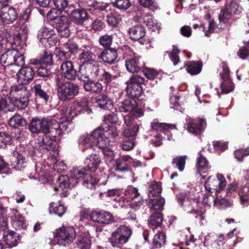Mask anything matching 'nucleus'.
I'll list each match as a JSON object with an SVG mask.
<instances>
[{"instance_id": "nucleus-4", "label": "nucleus", "mask_w": 249, "mask_h": 249, "mask_svg": "<svg viewBox=\"0 0 249 249\" xmlns=\"http://www.w3.org/2000/svg\"><path fill=\"white\" fill-rule=\"evenodd\" d=\"M135 19L138 23L129 29L128 34L130 39L139 40L142 39L145 35V26L152 29L154 27L153 20L148 17H136Z\"/></svg>"}, {"instance_id": "nucleus-28", "label": "nucleus", "mask_w": 249, "mask_h": 249, "mask_svg": "<svg viewBox=\"0 0 249 249\" xmlns=\"http://www.w3.org/2000/svg\"><path fill=\"white\" fill-rule=\"evenodd\" d=\"M118 50L115 48L104 49L99 57L106 64L112 65L118 62Z\"/></svg>"}, {"instance_id": "nucleus-19", "label": "nucleus", "mask_w": 249, "mask_h": 249, "mask_svg": "<svg viewBox=\"0 0 249 249\" xmlns=\"http://www.w3.org/2000/svg\"><path fill=\"white\" fill-rule=\"evenodd\" d=\"M70 21L77 25H83L88 19V14L83 8L75 9L74 7L67 11Z\"/></svg>"}, {"instance_id": "nucleus-23", "label": "nucleus", "mask_w": 249, "mask_h": 249, "mask_svg": "<svg viewBox=\"0 0 249 249\" xmlns=\"http://www.w3.org/2000/svg\"><path fill=\"white\" fill-rule=\"evenodd\" d=\"M92 221L101 224L109 225L114 222L112 214L106 211H93L91 215Z\"/></svg>"}, {"instance_id": "nucleus-2", "label": "nucleus", "mask_w": 249, "mask_h": 249, "mask_svg": "<svg viewBox=\"0 0 249 249\" xmlns=\"http://www.w3.org/2000/svg\"><path fill=\"white\" fill-rule=\"evenodd\" d=\"M54 83L58 98L62 102H69L79 93V87L77 84L71 81H65L59 74H55Z\"/></svg>"}, {"instance_id": "nucleus-54", "label": "nucleus", "mask_w": 249, "mask_h": 249, "mask_svg": "<svg viewBox=\"0 0 249 249\" xmlns=\"http://www.w3.org/2000/svg\"><path fill=\"white\" fill-rule=\"evenodd\" d=\"M106 18V21L108 25L112 27H117L121 19L120 15L115 12L108 14Z\"/></svg>"}, {"instance_id": "nucleus-64", "label": "nucleus", "mask_w": 249, "mask_h": 249, "mask_svg": "<svg viewBox=\"0 0 249 249\" xmlns=\"http://www.w3.org/2000/svg\"><path fill=\"white\" fill-rule=\"evenodd\" d=\"M223 28L217 27L215 21L213 19L209 21L208 29L207 32H205V36L207 37H210L211 35L214 32L219 33L222 31Z\"/></svg>"}, {"instance_id": "nucleus-59", "label": "nucleus", "mask_w": 249, "mask_h": 249, "mask_svg": "<svg viewBox=\"0 0 249 249\" xmlns=\"http://www.w3.org/2000/svg\"><path fill=\"white\" fill-rule=\"evenodd\" d=\"M113 7L121 10H126L130 6V0H111Z\"/></svg>"}, {"instance_id": "nucleus-8", "label": "nucleus", "mask_w": 249, "mask_h": 249, "mask_svg": "<svg viewBox=\"0 0 249 249\" xmlns=\"http://www.w3.org/2000/svg\"><path fill=\"white\" fill-rule=\"evenodd\" d=\"M89 100L86 97L77 98L72 103L68 113L66 121L71 123V120L76 116L87 112L89 114L91 112L89 106Z\"/></svg>"}, {"instance_id": "nucleus-25", "label": "nucleus", "mask_w": 249, "mask_h": 249, "mask_svg": "<svg viewBox=\"0 0 249 249\" xmlns=\"http://www.w3.org/2000/svg\"><path fill=\"white\" fill-rule=\"evenodd\" d=\"M206 126V122L203 119L190 120L187 122V130L195 135H200L204 131Z\"/></svg>"}, {"instance_id": "nucleus-42", "label": "nucleus", "mask_w": 249, "mask_h": 249, "mask_svg": "<svg viewBox=\"0 0 249 249\" xmlns=\"http://www.w3.org/2000/svg\"><path fill=\"white\" fill-rule=\"evenodd\" d=\"M166 243V235L163 232H159L153 238L151 249H160Z\"/></svg>"}, {"instance_id": "nucleus-46", "label": "nucleus", "mask_w": 249, "mask_h": 249, "mask_svg": "<svg viewBox=\"0 0 249 249\" xmlns=\"http://www.w3.org/2000/svg\"><path fill=\"white\" fill-rule=\"evenodd\" d=\"M11 101L12 106L16 107L18 110H23L26 108L30 101V97H13Z\"/></svg>"}, {"instance_id": "nucleus-30", "label": "nucleus", "mask_w": 249, "mask_h": 249, "mask_svg": "<svg viewBox=\"0 0 249 249\" xmlns=\"http://www.w3.org/2000/svg\"><path fill=\"white\" fill-rule=\"evenodd\" d=\"M100 163L101 158L99 155L91 154L85 159L83 167L88 173H94Z\"/></svg>"}, {"instance_id": "nucleus-51", "label": "nucleus", "mask_w": 249, "mask_h": 249, "mask_svg": "<svg viewBox=\"0 0 249 249\" xmlns=\"http://www.w3.org/2000/svg\"><path fill=\"white\" fill-rule=\"evenodd\" d=\"M53 4L58 11H64L67 13V11L73 8V4L70 3L68 0H53Z\"/></svg>"}, {"instance_id": "nucleus-48", "label": "nucleus", "mask_w": 249, "mask_h": 249, "mask_svg": "<svg viewBox=\"0 0 249 249\" xmlns=\"http://www.w3.org/2000/svg\"><path fill=\"white\" fill-rule=\"evenodd\" d=\"M11 223L13 227L17 230L24 229L26 227L24 217L20 214L12 216Z\"/></svg>"}, {"instance_id": "nucleus-52", "label": "nucleus", "mask_w": 249, "mask_h": 249, "mask_svg": "<svg viewBox=\"0 0 249 249\" xmlns=\"http://www.w3.org/2000/svg\"><path fill=\"white\" fill-rule=\"evenodd\" d=\"M130 157L128 156L121 157L116 161V169L120 171H127Z\"/></svg>"}, {"instance_id": "nucleus-49", "label": "nucleus", "mask_w": 249, "mask_h": 249, "mask_svg": "<svg viewBox=\"0 0 249 249\" xmlns=\"http://www.w3.org/2000/svg\"><path fill=\"white\" fill-rule=\"evenodd\" d=\"M66 207L59 203L51 202L49 205V212L50 213H53L59 217H62L66 213Z\"/></svg>"}, {"instance_id": "nucleus-63", "label": "nucleus", "mask_w": 249, "mask_h": 249, "mask_svg": "<svg viewBox=\"0 0 249 249\" xmlns=\"http://www.w3.org/2000/svg\"><path fill=\"white\" fill-rule=\"evenodd\" d=\"M81 183L86 187L92 189L95 188L97 184V181L95 178H93L91 175H89V173H88Z\"/></svg>"}, {"instance_id": "nucleus-22", "label": "nucleus", "mask_w": 249, "mask_h": 249, "mask_svg": "<svg viewBox=\"0 0 249 249\" xmlns=\"http://www.w3.org/2000/svg\"><path fill=\"white\" fill-rule=\"evenodd\" d=\"M76 180L72 179L67 175L60 176L57 179L54 189L56 191H62L65 196L69 189L75 186Z\"/></svg>"}, {"instance_id": "nucleus-50", "label": "nucleus", "mask_w": 249, "mask_h": 249, "mask_svg": "<svg viewBox=\"0 0 249 249\" xmlns=\"http://www.w3.org/2000/svg\"><path fill=\"white\" fill-rule=\"evenodd\" d=\"M14 107L11 104L10 98L0 94V113L13 111Z\"/></svg>"}, {"instance_id": "nucleus-26", "label": "nucleus", "mask_w": 249, "mask_h": 249, "mask_svg": "<svg viewBox=\"0 0 249 249\" xmlns=\"http://www.w3.org/2000/svg\"><path fill=\"white\" fill-rule=\"evenodd\" d=\"M61 75L62 78H65L70 81H74L77 76V71L74 68L72 62L71 61L67 60L62 63L60 66Z\"/></svg>"}, {"instance_id": "nucleus-3", "label": "nucleus", "mask_w": 249, "mask_h": 249, "mask_svg": "<svg viewBox=\"0 0 249 249\" xmlns=\"http://www.w3.org/2000/svg\"><path fill=\"white\" fill-rule=\"evenodd\" d=\"M12 47V49L1 54L0 61L6 67L13 65L18 67L23 66L25 64L24 48L13 45Z\"/></svg>"}, {"instance_id": "nucleus-62", "label": "nucleus", "mask_w": 249, "mask_h": 249, "mask_svg": "<svg viewBox=\"0 0 249 249\" xmlns=\"http://www.w3.org/2000/svg\"><path fill=\"white\" fill-rule=\"evenodd\" d=\"M144 76L148 79L154 80L156 78L159 74V71L153 68H150L144 67L142 71Z\"/></svg>"}, {"instance_id": "nucleus-34", "label": "nucleus", "mask_w": 249, "mask_h": 249, "mask_svg": "<svg viewBox=\"0 0 249 249\" xmlns=\"http://www.w3.org/2000/svg\"><path fill=\"white\" fill-rule=\"evenodd\" d=\"M11 165L17 170L24 169L27 163L25 157L17 151L13 152V157L11 159Z\"/></svg>"}, {"instance_id": "nucleus-11", "label": "nucleus", "mask_w": 249, "mask_h": 249, "mask_svg": "<svg viewBox=\"0 0 249 249\" xmlns=\"http://www.w3.org/2000/svg\"><path fill=\"white\" fill-rule=\"evenodd\" d=\"M132 234L130 228L125 225H121L111 233L109 241L113 247L123 245L128 241Z\"/></svg>"}, {"instance_id": "nucleus-36", "label": "nucleus", "mask_w": 249, "mask_h": 249, "mask_svg": "<svg viewBox=\"0 0 249 249\" xmlns=\"http://www.w3.org/2000/svg\"><path fill=\"white\" fill-rule=\"evenodd\" d=\"M95 101L97 106L100 108L110 110L113 108L112 100L105 94H99L95 98Z\"/></svg>"}, {"instance_id": "nucleus-57", "label": "nucleus", "mask_w": 249, "mask_h": 249, "mask_svg": "<svg viewBox=\"0 0 249 249\" xmlns=\"http://www.w3.org/2000/svg\"><path fill=\"white\" fill-rule=\"evenodd\" d=\"M36 74L38 76L42 77L45 81L50 79L52 75L51 69H47L43 65H41L38 68L36 71Z\"/></svg>"}, {"instance_id": "nucleus-9", "label": "nucleus", "mask_w": 249, "mask_h": 249, "mask_svg": "<svg viewBox=\"0 0 249 249\" xmlns=\"http://www.w3.org/2000/svg\"><path fill=\"white\" fill-rule=\"evenodd\" d=\"M54 240L57 244L67 246L71 244L76 237V232L73 227H62L56 229L54 233Z\"/></svg>"}, {"instance_id": "nucleus-45", "label": "nucleus", "mask_w": 249, "mask_h": 249, "mask_svg": "<svg viewBox=\"0 0 249 249\" xmlns=\"http://www.w3.org/2000/svg\"><path fill=\"white\" fill-rule=\"evenodd\" d=\"M88 172L84 167L74 168L71 172L70 178L76 180L75 185L79 182L82 183Z\"/></svg>"}, {"instance_id": "nucleus-20", "label": "nucleus", "mask_w": 249, "mask_h": 249, "mask_svg": "<svg viewBox=\"0 0 249 249\" xmlns=\"http://www.w3.org/2000/svg\"><path fill=\"white\" fill-rule=\"evenodd\" d=\"M145 63L140 55H135L125 60V66L130 73H138L142 71L145 67Z\"/></svg>"}, {"instance_id": "nucleus-13", "label": "nucleus", "mask_w": 249, "mask_h": 249, "mask_svg": "<svg viewBox=\"0 0 249 249\" xmlns=\"http://www.w3.org/2000/svg\"><path fill=\"white\" fill-rule=\"evenodd\" d=\"M227 184L224 177L220 174H217L216 177H209L205 183V188L209 192H213L215 191L216 192H220Z\"/></svg>"}, {"instance_id": "nucleus-17", "label": "nucleus", "mask_w": 249, "mask_h": 249, "mask_svg": "<svg viewBox=\"0 0 249 249\" xmlns=\"http://www.w3.org/2000/svg\"><path fill=\"white\" fill-rule=\"evenodd\" d=\"M125 196L130 200L133 201L130 203V207L135 210L139 209L143 202V199L141 196L139 190L137 188L132 186H129L125 191Z\"/></svg>"}, {"instance_id": "nucleus-24", "label": "nucleus", "mask_w": 249, "mask_h": 249, "mask_svg": "<svg viewBox=\"0 0 249 249\" xmlns=\"http://www.w3.org/2000/svg\"><path fill=\"white\" fill-rule=\"evenodd\" d=\"M50 89L49 86L41 82L39 84L36 83L32 90L36 98L39 99L47 103L51 93Z\"/></svg>"}, {"instance_id": "nucleus-1", "label": "nucleus", "mask_w": 249, "mask_h": 249, "mask_svg": "<svg viewBox=\"0 0 249 249\" xmlns=\"http://www.w3.org/2000/svg\"><path fill=\"white\" fill-rule=\"evenodd\" d=\"M64 122L58 123L51 117H33L28 124V129L33 134L42 133L44 136H39L35 143L36 148L42 152L53 150L55 146L57 135L61 132V125Z\"/></svg>"}, {"instance_id": "nucleus-40", "label": "nucleus", "mask_w": 249, "mask_h": 249, "mask_svg": "<svg viewBox=\"0 0 249 249\" xmlns=\"http://www.w3.org/2000/svg\"><path fill=\"white\" fill-rule=\"evenodd\" d=\"M186 71L192 75H197L202 71L203 63L200 61H191L185 64Z\"/></svg>"}, {"instance_id": "nucleus-44", "label": "nucleus", "mask_w": 249, "mask_h": 249, "mask_svg": "<svg viewBox=\"0 0 249 249\" xmlns=\"http://www.w3.org/2000/svg\"><path fill=\"white\" fill-rule=\"evenodd\" d=\"M79 144L83 147L82 151L86 149H94V142L92 140L89 134H84L81 135L78 140Z\"/></svg>"}, {"instance_id": "nucleus-29", "label": "nucleus", "mask_w": 249, "mask_h": 249, "mask_svg": "<svg viewBox=\"0 0 249 249\" xmlns=\"http://www.w3.org/2000/svg\"><path fill=\"white\" fill-rule=\"evenodd\" d=\"M117 69V67L113 66L111 68L103 70L102 72L100 74L98 80L102 83V85L107 87L113 80L117 77V73L114 71Z\"/></svg>"}, {"instance_id": "nucleus-12", "label": "nucleus", "mask_w": 249, "mask_h": 249, "mask_svg": "<svg viewBox=\"0 0 249 249\" xmlns=\"http://www.w3.org/2000/svg\"><path fill=\"white\" fill-rule=\"evenodd\" d=\"M78 50L79 46L77 43L73 40L70 39L62 47L56 48L55 50V53L60 57L67 59L77 53Z\"/></svg>"}, {"instance_id": "nucleus-21", "label": "nucleus", "mask_w": 249, "mask_h": 249, "mask_svg": "<svg viewBox=\"0 0 249 249\" xmlns=\"http://www.w3.org/2000/svg\"><path fill=\"white\" fill-rule=\"evenodd\" d=\"M17 73L18 83L26 85L30 83L34 79L35 72L33 68L29 66H22Z\"/></svg>"}, {"instance_id": "nucleus-37", "label": "nucleus", "mask_w": 249, "mask_h": 249, "mask_svg": "<svg viewBox=\"0 0 249 249\" xmlns=\"http://www.w3.org/2000/svg\"><path fill=\"white\" fill-rule=\"evenodd\" d=\"M118 109L121 112H130L137 107L136 100L132 98H125L119 102Z\"/></svg>"}, {"instance_id": "nucleus-41", "label": "nucleus", "mask_w": 249, "mask_h": 249, "mask_svg": "<svg viewBox=\"0 0 249 249\" xmlns=\"http://www.w3.org/2000/svg\"><path fill=\"white\" fill-rule=\"evenodd\" d=\"M9 125L13 128L26 127L28 124L26 120L21 115L16 114L8 121Z\"/></svg>"}, {"instance_id": "nucleus-16", "label": "nucleus", "mask_w": 249, "mask_h": 249, "mask_svg": "<svg viewBox=\"0 0 249 249\" xmlns=\"http://www.w3.org/2000/svg\"><path fill=\"white\" fill-rule=\"evenodd\" d=\"M151 129L157 132L158 138H167V140H171L172 138V133L171 130L175 128V125L166 123L153 122L151 124Z\"/></svg>"}, {"instance_id": "nucleus-14", "label": "nucleus", "mask_w": 249, "mask_h": 249, "mask_svg": "<svg viewBox=\"0 0 249 249\" xmlns=\"http://www.w3.org/2000/svg\"><path fill=\"white\" fill-rule=\"evenodd\" d=\"M18 17L16 9L10 5L6 4L0 9V20L4 25L13 24Z\"/></svg>"}, {"instance_id": "nucleus-7", "label": "nucleus", "mask_w": 249, "mask_h": 249, "mask_svg": "<svg viewBox=\"0 0 249 249\" xmlns=\"http://www.w3.org/2000/svg\"><path fill=\"white\" fill-rule=\"evenodd\" d=\"M144 82V78L139 75H134L130 77L126 82L127 87L125 89L128 97L135 100L139 99L143 92L142 85Z\"/></svg>"}, {"instance_id": "nucleus-60", "label": "nucleus", "mask_w": 249, "mask_h": 249, "mask_svg": "<svg viewBox=\"0 0 249 249\" xmlns=\"http://www.w3.org/2000/svg\"><path fill=\"white\" fill-rule=\"evenodd\" d=\"M53 53L49 51H44L42 56L40 58L41 65L51 66L53 63Z\"/></svg>"}, {"instance_id": "nucleus-56", "label": "nucleus", "mask_w": 249, "mask_h": 249, "mask_svg": "<svg viewBox=\"0 0 249 249\" xmlns=\"http://www.w3.org/2000/svg\"><path fill=\"white\" fill-rule=\"evenodd\" d=\"M76 243L80 249H89L90 247L91 241L87 236L79 235Z\"/></svg>"}, {"instance_id": "nucleus-27", "label": "nucleus", "mask_w": 249, "mask_h": 249, "mask_svg": "<svg viewBox=\"0 0 249 249\" xmlns=\"http://www.w3.org/2000/svg\"><path fill=\"white\" fill-rule=\"evenodd\" d=\"M106 136H103V138L96 141L94 143V146L98 147L101 151L107 148L109 145V139H115L118 136V132L116 127L111 126L110 128L105 130Z\"/></svg>"}, {"instance_id": "nucleus-39", "label": "nucleus", "mask_w": 249, "mask_h": 249, "mask_svg": "<svg viewBox=\"0 0 249 249\" xmlns=\"http://www.w3.org/2000/svg\"><path fill=\"white\" fill-rule=\"evenodd\" d=\"M196 166L197 172L199 174L207 173L211 168V165L205 157L203 156L201 152L198 153Z\"/></svg>"}, {"instance_id": "nucleus-6", "label": "nucleus", "mask_w": 249, "mask_h": 249, "mask_svg": "<svg viewBox=\"0 0 249 249\" xmlns=\"http://www.w3.org/2000/svg\"><path fill=\"white\" fill-rule=\"evenodd\" d=\"M13 32L12 40L10 42L11 45L19 46L24 48L26 46L25 39L27 37L28 27L24 22L19 21L11 27Z\"/></svg>"}, {"instance_id": "nucleus-5", "label": "nucleus", "mask_w": 249, "mask_h": 249, "mask_svg": "<svg viewBox=\"0 0 249 249\" xmlns=\"http://www.w3.org/2000/svg\"><path fill=\"white\" fill-rule=\"evenodd\" d=\"M13 32L12 40L10 42L11 45L19 46L24 48L26 46L25 39L27 37L28 27L24 22L19 21L11 27Z\"/></svg>"}, {"instance_id": "nucleus-33", "label": "nucleus", "mask_w": 249, "mask_h": 249, "mask_svg": "<svg viewBox=\"0 0 249 249\" xmlns=\"http://www.w3.org/2000/svg\"><path fill=\"white\" fill-rule=\"evenodd\" d=\"M84 49L79 55L80 60H83V63H91L96 58L94 53L96 47L89 46H84Z\"/></svg>"}, {"instance_id": "nucleus-32", "label": "nucleus", "mask_w": 249, "mask_h": 249, "mask_svg": "<svg viewBox=\"0 0 249 249\" xmlns=\"http://www.w3.org/2000/svg\"><path fill=\"white\" fill-rule=\"evenodd\" d=\"M3 238L5 243L9 248L16 247L20 241L19 234L10 230L4 231Z\"/></svg>"}, {"instance_id": "nucleus-10", "label": "nucleus", "mask_w": 249, "mask_h": 249, "mask_svg": "<svg viewBox=\"0 0 249 249\" xmlns=\"http://www.w3.org/2000/svg\"><path fill=\"white\" fill-rule=\"evenodd\" d=\"M51 24L56 29L58 35L61 37H68L70 35V20L67 16H50Z\"/></svg>"}, {"instance_id": "nucleus-15", "label": "nucleus", "mask_w": 249, "mask_h": 249, "mask_svg": "<svg viewBox=\"0 0 249 249\" xmlns=\"http://www.w3.org/2000/svg\"><path fill=\"white\" fill-rule=\"evenodd\" d=\"M37 38L46 48L53 46L57 42V36L54 31L47 28H42L38 31Z\"/></svg>"}, {"instance_id": "nucleus-43", "label": "nucleus", "mask_w": 249, "mask_h": 249, "mask_svg": "<svg viewBox=\"0 0 249 249\" xmlns=\"http://www.w3.org/2000/svg\"><path fill=\"white\" fill-rule=\"evenodd\" d=\"M163 215L159 212H157L153 213L148 218V225L152 229H156L160 227L163 221Z\"/></svg>"}, {"instance_id": "nucleus-55", "label": "nucleus", "mask_w": 249, "mask_h": 249, "mask_svg": "<svg viewBox=\"0 0 249 249\" xmlns=\"http://www.w3.org/2000/svg\"><path fill=\"white\" fill-rule=\"evenodd\" d=\"M139 130V125L135 124L132 127H128V128L124 129L122 132V134L125 138H135Z\"/></svg>"}, {"instance_id": "nucleus-53", "label": "nucleus", "mask_w": 249, "mask_h": 249, "mask_svg": "<svg viewBox=\"0 0 249 249\" xmlns=\"http://www.w3.org/2000/svg\"><path fill=\"white\" fill-rule=\"evenodd\" d=\"M113 35H109L106 33L99 37L98 42L99 44L102 46L104 49H107L111 48V46L113 43Z\"/></svg>"}, {"instance_id": "nucleus-38", "label": "nucleus", "mask_w": 249, "mask_h": 249, "mask_svg": "<svg viewBox=\"0 0 249 249\" xmlns=\"http://www.w3.org/2000/svg\"><path fill=\"white\" fill-rule=\"evenodd\" d=\"M238 195L241 204L244 206L249 205V182H242L239 191Z\"/></svg>"}, {"instance_id": "nucleus-31", "label": "nucleus", "mask_w": 249, "mask_h": 249, "mask_svg": "<svg viewBox=\"0 0 249 249\" xmlns=\"http://www.w3.org/2000/svg\"><path fill=\"white\" fill-rule=\"evenodd\" d=\"M104 86L98 80L91 79L84 81V89L91 94H98L103 90Z\"/></svg>"}, {"instance_id": "nucleus-47", "label": "nucleus", "mask_w": 249, "mask_h": 249, "mask_svg": "<svg viewBox=\"0 0 249 249\" xmlns=\"http://www.w3.org/2000/svg\"><path fill=\"white\" fill-rule=\"evenodd\" d=\"M118 121L117 115L115 113H112L104 116V123L103 124V128L104 130H106L111 126L116 127V124Z\"/></svg>"}, {"instance_id": "nucleus-18", "label": "nucleus", "mask_w": 249, "mask_h": 249, "mask_svg": "<svg viewBox=\"0 0 249 249\" xmlns=\"http://www.w3.org/2000/svg\"><path fill=\"white\" fill-rule=\"evenodd\" d=\"M100 68L98 65L93 64L92 63H83L79 66L78 72L81 77L87 78L88 80L95 78L99 75Z\"/></svg>"}, {"instance_id": "nucleus-58", "label": "nucleus", "mask_w": 249, "mask_h": 249, "mask_svg": "<svg viewBox=\"0 0 249 249\" xmlns=\"http://www.w3.org/2000/svg\"><path fill=\"white\" fill-rule=\"evenodd\" d=\"M149 189L148 195L149 196H159L162 191L160 184L156 181L151 183Z\"/></svg>"}, {"instance_id": "nucleus-61", "label": "nucleus", "mask_w": 249, "mask_h": 249, "mask_svg": "<svg viewBox=\"0 0 249 249\" xmlns=\"http://www.w3.org/2000/svg\"><path fill=\"white\" fill-rule=\"evenodd\" d=\"M90 137L94 141V143L103 138V136H106V133L103 128V125L95 129L91 134Z\"/></svg>"}, {"instance_id": "nucleus-35", "label": "nucleus", "mask_w": 249, "mask_h": 249, "mask_svg": "<svg viewBox=\"0 0 249 249\" xmlns=\"http://www.w3.org/2000/svg\"><path fill=\"white\" fill-rule=\"evenodd\" d=\"M26 84L18 83L11 87L10 93L13 97H30L31 94L26 86Z\"/></svg>"}]
</instances>
